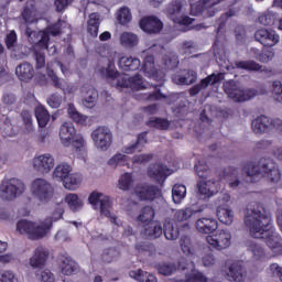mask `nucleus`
<instances>
[{"mask_svg":"<svg viewBox=\"0 0 282 282\" xmlns=\"http://www.w3.org/2000/svg\"><path fill=\"white\" fill-rule=\"evenodd\" d=\"M172 83L174 85H194L197 83V72L188 69L185 74H174L172 75Z\"/></svg>","mask_w":282,"mask_h":282,"instance_id":"obj_26","label":"nucleus"},{"mask_svg":"<svg viewBox=\"0 0 282 282\" xmlns=\"http://www.w3.org/2000/svg\"><path fill=\"white\" fill-rule=\"evenodd\" d=\"M118 254L120 253L113 248L106 249L101 254V261H104V263H112V261H116Z\"/></svg>","mask_w":282,"mask_h":282,"instance_id":"obj_57","label":"nucleus"},{"mask_svg":"<svg viewBox=\"0 0 282 282\" xmlns=\"http://www.w3.org/2000/svg\"><path fill=\"white\" fill-rule=\"evenodd\" d=\"M243 171L251 182L260 175L270 184H279L281 182V170L272 159H260L257 163L250 161L243 166Z\"/></svg>","mask_w":282,"mask_h":282,"instance_id":"obj_3","label":"nucleus"},{"mask_svg":"<svg viewBox=\"0 0 282 282\" xmlns=\"http://www.w3.org/2000/svg\"><path fill=\"white\" fill-rule=\"evenodd\" d=\"M133 17L131 15V10L128 7H123L119 10L117 20L121 25H127V23H131Z\"/></svg>","mask_w":282,"mask_h":282,"instance_id":"obj_53","label":"nucleus"},{"mask_svg":"<svg viewBox=\"0 0 282 282\" xmlns=\"http://www.w3.org/2000/svg\"><path fill=\"white\" fill-rule=\"evenodd\" d=\"M133 184V175L131 173H124L119 178V188L120 191H129Z\"/></svg>","mask_w":282,"mask_h":282,"instance_id":"obj_54","label":"nucleus"},{"mask_svg":"<svg viewBox=\"0 0 282 282\" xmlns=\"http://www.w3.org/2000/svg\"><path fill=\"white\" fill-rule=\"evenodd\" d=\"M163 232L162 225L155 220L143 225V236L148 239H160Z\"/></svg>","mask_w":282,"mask_h":282,"instance_id":"obj_28","label":"nucleus"},{"mask_svg":"<svg viewBox=\"0 0 282 282\" xmlns=\"http://www.w3.org/2000/svg\"><path fill=\"white\" fill-rule=\"evenodd\" d=\"M206 241L214 250H226L232 241V234L227 229H221L213 236H207Z\"/></svg>","mask_w":282,"mask_h":282,"instance_id":"obj_10","label":"nucleus"},{"mask_svg":"<svg viewBox=\"0 0 282 282\" xmlns=\"http://www.w3.org/2000/svg\"><path fill=\"white\" fill-rule=\"evenodd\" d=\"M54 156L50 153L41 154L39 156L33 158V169L37 173L45 175L54 169Z\"/></svg>","mask_w":282,"mask_h":282,"instance_id":"obj_16","label":"nucleus"},{"mask_svg":"<svg viewBox=\"0 0 282 282\" xmlns=\"http://www.w3.org/2000/svg\"><path fill=\"white\" fill-rule=\"evenodd\" d=\"M276 129L279 133L282 134V120L281 119H270L263 115L256 118L251 123V129L254 133H268L270 129Z\"/></svg>","mask_w":282,"mask_h":282,"instance_id":"obj_8","label":"nucleus"},{"mask_svg":"<svg viewBox=\"0 0 282 282\" xmlns=\"http://www.w3.org/2000/svg\"><path fill=\"white\" fill-rule=\"evenodd\" d=\"M101 74H106V78L110 80L117 79V83L122 78V76H124L120 75V72L116 69V64H113V62H109L107 68H101Z\"/></svg>","mask_w":282,"mask_h":282,"instance_id":"obj_47","label":"nucleus"},{"mask_svg":"<svg viewBox=\"0 0 282 282\" xmlns=\"http://www.w3.org/2000/svg\"><path fill=\"white\" fill-rule=\"evenodd\" d=\"M63 28L61 25V20H58L57 22L46 26V29L44 30V33L47 34V36H58L62 32Z\"/></svg>","mask_w":282,"mask_h":282,"instance_id":"obj_58","label":"nucleus"},{"mask_svg":"<svg viewBox=\"0 0 282 282\" xmlns=\"http://www.w3.org/2000/svg\"><path fill=\"white\" fill-rule=\"evenodd\" d=\"M223 89L225 94H227L228 98L234 100V102H246L248 100H252L254 96H257L258 91L254 88H243L239 86V83L230 79L225 82L223 85Z\"/></svg>","mask_w":282,"mask_h":282,"instance_id":"obj_5","label":"nucleus"},{"mask_svg":"<svg viewBox=\"0 0 282 282\" xmlns=\"http://www.w3.org/2000/svg\"><path fill=\"white\" fill-rule=\"evenodd\" d=\"M142 69L150 78H153L158 83H164L166 80V74L155 68V57L153 55H148L144 58Z\"/></svg>","mask_w":282,"mask_h":282,"instance_id":"obj_17","label":"nucleus"},{"mask_svg":"<svg viewBox=\"0 0 282 282\" xmlns=\"http://www.w3.org/2000/svg\"><path fill=\"white\" fill-rule=\"evenodd\" d=\"M67 113L70 120L75 121L76 124H87V116L80 113L74 104H68Z\"/></svg>","mask_w":282,"mask_h":282,"instance_id":"obj_33","label":"nucleus"},{"mask_svg":"<svg viewBox=\"0 0 282 282\" xmlns=\"http://www.w3.org/2000/svg\"><path fill=\"white\" fill-rule=\"evenodd\" d=\"M237 69H246L247 72H261L263 66L254 61H239L235 63Z\"/></svg>","mask_w":282,"mask_h":282,"instance_id":"obj_44","label":"nucleus"},{"mask_svg":"<svg viewBox=\"0 0 282 282\" xmlns=\"http://www.w3.org/2000/svg\"><path fill=\"white\" fill-rule=\"evenodd\" d=\"M169 171H171V170H169V167H166V165H164L162 163H154L149 166L148 175L152 180H155V182H158V184H164V182H166V177H169L171 175V173H169Z\"/></svg>","mask_w":282,"mask_h":282,"instance_id":"obj_21","label":"nucleus"},{"mask_svg":"<svg viewBox=\"0 0 282 282\" xmlns=\"http://www.w3.org/2000/svg\"><path fill=\"white\" fill-rule=\"evenodd\" d=\"M101 197V193L93 192L88 197V202L95 208H98V206L100 205V215L107 217L111 221V224H115V226H122V221L118 220V216L111 215V198H109V196H105L102 199H100Z\"/></svg>","mask_w":282,"mask_h":282,"instance_id":"obj_6","label":"nucleus"},{"mask_svg":"<svg viewBox=\"0 0 282 282\" xmlns=\"http://www.w3.org/2000/svg\"><path fill=\"white\" fill-rule=\"evenodd\" d=\"M70 144L77 153L85 151V147H87V142L85 141V137H83V134H76L74 139H72Z\"/></svg>","mask_w":282,"mask_h":282,"instance_id":"obj_56","label":"nucleus"},{"mask_svg":"<svg viewBox=\"0 0 282 282\" xmlns=\"http://www.w3.org/2000/svg\"><path fill=\"white\" fill-rule=\"evenodd\" d=\"M35 118L37 120L39 127L43 129L47 127V123L50 122V112L47 111V109H45V107L39 106L35 109Z\"/></svg>","mask_w":282,"mask_h":282,"instance_id":"obj_42","label":"nucleus"},{"mask_svg":"<svg viewBox=\"0 0 282 282\" xmlns=\"http://www.w3.org/2000/svg\"><path fill=\"white\" fill-rule=\"evenodd\" d=\"M59 268L62 270V274L70 276V274L76 273L78 270V263H76L72 258L66 257L62 260Z\"/></svg>","mask_w":282,"mask_h":282,"instance_id":"obj_35","label":"nucleus"},{"mask_svg":"<svg viewBox=\"0 0 282 282\" xmlns=\"http://www.w3.org/2000/svg\"><path fill=\"white\" fill-rule=\"evenodd\" d=\"M72 3H74V0H55L54 1L55 11L63 14V12H65V10H67V8L72 6Z\"/></svg>","mask_w":282,"mask_h":282,"instance_id":"obj_59","label":"nucleus"},{"mask_svg":"<svg viewBox=\"0 0 282 282\" xmlns=\"http://www.w3.org/2000/svg\"><path fill=\"white\" fill-rule=\"evenodd\" d=\"M72 173V165L67 164V163H62L58 164L54 172H53V177H55L56 180H61V182H65V178L68 177Z\"/></svg>","mask_w":282,"mask_h":282,"instance_id":"obj_40","label":"nucleus"},{"mask_svg":"<svg viewBox=\"0 0 282 282\" xmlns=\"http://www.w3.org/2000/svg\"><path fill=\"white\" fill-rule=\"evenodd\" d=\"M83 182V176L78 173H73L68 177L64 180L63 186L67 188V191H76L80 186Z\"/></svg>","mask_w":282,"mask_h":282,"instance_id":"obj_39","label":"nucleus"},{"mask_svg":"<svg viewBox=\"0 0 282 282\" xmlns=\"http://www.w3.org/2000/svg\"><path fill=\"white\" fill-rule=\"evenodd\" d=\"M65 202L73 213H78V210L83 209V199L78 197V194H67Z\"/></svg>","mask_w":282,"mask_h":282,"instance_id":"obj_37","label":"nucleus"},{"mask_svg":"<svg viewBox=\"0 0 282 282\" xmlns=\"http://www.w3.org/2000/svg\"><path fill=\"white\" fill-rule=\"evenodd\" d=\"M194 170L200 178V181H198L197 183L199 195H203L205 199L208 197H213V195H217L221 187H219V181L208 180V177L210 176V169L208 167V164L198 161L195 164Z\"/></svg>","mask_w":282,"mask_h":282,"instance_id":"obj_4","label":"nucleus"},{"mask_svg":"<svg viewBox=\"0 0 282 282\" xmlns=\"http://www.w3.org/2000/svg\"><path fill=\"white\" fill-rule=\"evenodd\" d=\"M245 226L253 239H265V243L274 254H282V238L272 226V216L265 213L260 203L251 202L245 213Z\"/></svg>","mask_w":282,"mask_h":282,"instance_id":"obj_1","label":"nucleus"},{"mask_svg":"<svg viewBox=\"0 0 282 282\" xmlns=\"http://www.w3.org/2000/svg\"><path fill=\"white\" fill-rule=\"evenodd\" d=\"M134 193L140 202H153L160 197V187L155 185L142 184L134 188Z\"/></svg>","mask_w":282,"mask_h":282,"instance_id":"obj_15","label":"nucleus"},{"mask_svg":"<svg viewBox=\"0 0 282 282\" xmlns=\"http://www.w3.org/2000/svg\"><path fill=\"white\" fill-rule=\"evenodd\" d=\"M91 139L95 142V145L97 149H100L101 151H107L111 147L112 142V134L111 130L106 127H98L93 133Z\"/></svg>","mask_w":282,"mask_h":282,"instance_id":"obj_12","label":"nucleus"},{"mask_svg":"<svg viewBox=\"0 0 282 282\" xmlns=\"http://www.w3.org/2000/svg\"><path fill=\"white\" fill-rule=\"evenodd\" d=\"M184 197H186V185L175 184L172 188V199L174 204H182Z\"/></svg>","mask_w":282,"mask_h":282,"instance_id":"obj_45","label":"nucleus"},{"mask_svg":"<svg viewBox=\"0 0 282 282\" xmlns=\"http://www.w3.org/2000/svg\"><path fill=\"white\" fill-rule=\"evenodd\" d=\"M31 191L40 202L47 203L54 197V187L45 178L34 180L31 185Z\"/></svg>","mask_w":282,"mask_h":282,"instance_id":"obj_9","label":"nucleus"},{"mask_svg":"<svg viewBox=\"0 0 282 282\" xmlns=\"http://www.w3.org/2000/svg\"><path fill=\"white\" fill-rule=\"evenodd\" d=\"M17 31H11L10 33H8L7 36L4 37L7 50H12L13 47H17Z\"/></svg>","mask_w":282,"mask_h":282,"instance_id":"obj_60","label":"nucleus"},{"mask_svg":"<svg viewBox=\"0 0 282 282\" xmlns=\"http://www.w3.org/2000/svg\"><path fill=\"white\" fill-rule=\"evenodd\" d=\"M139 25L147 34H160L164 28V23L155 15L142 18Z\"/></svg>","mask_w":282,"mask_h":282,"instance_id":"obj_18","label":"nucleus"},{"mask_svg":"<svg viewBox=\"0 0 282 282\" xmlns=\"http://www.w3.org/2000/svg\"><path fill=\"white\" fill-rule=\"evenodd\" d=\"M147 127H151L153 129H160V131H166L171 127V121L160 117H151L147 121Z\"/></svg>","mask_w":282,"mask_h":282,"instance_id":"obj_36","label":"nucleus"},{"mask_svg":"<svg viewBox=\"0 0 282 282\" xmlns=\"http://www.w3.org/2000/svg\"><path fill=\"white\" fill-rule=\"evenodd\" d=\"M15 74L19 80L28 82L34 78V66L32 64L24 62L17 66Z\"/></svg>","mask_w":282,"mask_h":282,"instance_id":"obj_29","label":"nucleus"},{"mask_svg":"<svg viewBox=\"0 0 282 282\" xmlns=\"http://www.w3.org/2000/svg\"><path fill=\"white\" fill-rule=\"evenodd\" d=\"M258 21L260 25H274V14L265 12L258 18Z\"/></svg>","mask_w":282,"mask_h":282,"instance_id":"obj_62","label":"nucleus"},{"mask_svg":"<svg viewBox=\"0 0 282 282\" xmlns=\"http://www.w3.org/2000/svg\"><path fill=\"white\" fill-rule=\"evenodd\" d=\"M272 94L278 102H282V84L279 80L273 82Z\"/></svg>","mask_w":282,"mask_h":282,"instance_id":"obj_64","label":"nucleus"},{"mask_svg":"<svg viewBox=\"0 0 282 282\" xmlns=\"http://www.w3.org/2000/svg\"><path fill=\"white\" fill-rule=\"evenodd\" d=\"M180 246L182 252L185 253L186 257H193L195 254V245L193 240L188 236H182L180 239Z\"/></svg>","mask_w":282,"mask_h":282,"instance_id":"obj_41","label":"nucleus"},{"mask_svg":"<svg viewBox=\"0 0 282 282\" xmlns=\"http://www.w3.org/2000/svg\"><path fill=\"white\" fill-rule=\"evenodd\" d=\"M237 175H239V170H237V167L228 166L220 172V180H234L229 183V186L230 188H237V186L241 184V182L238 181Z\"/></svg>","mask_w":282,"mask_h":282,"instance_id":"obj_31","label":"nucleus"},{"mask_svg":"<svg viewBox=\"0 0 282 282\" xmlns=\"http://www.w3.org/2000/svg\"><path fill=\"white\" fill-rule=\"evenodd\" d=\"M21 15L25 23H34L36 21V9L34 4L25 6Z\"/></svg>","mask_w":282,"mask_h":282,"instance_id":"obj_50","label":"nucleus"},{"mask_svg":"<svg viewBox=\"0 0 282 282\" xmlns=\"http://www.w3.org/2000/svg\"><path fill=\"white\" fill-rule=\"evenodd\" d=\"M63 215H65V207L63 206V200H61L55 204L52 216L47 217L41 225L22 219L18 221L17 230L20 235H26L28 239H31V241H39V239H43V237L47 235V230H51L52 226H54V221L63 219Z\"/></svg>","mask_w":282,"mask_h":282,"instance_id":"obj_2","label":"nucleus"},{"mask_svg":"<svg viewBox=\"0 0 282 282\" xmlns=\"http://www.w3.org/2000/svg\"><path fill=\"white\" fill-rule=\"evenodd\" d=\"M256 58L260 63H270L274 58V52L270 50L262 51L256 55Z\"/></svg>","mask_w":282,"mask_h":282,"instance_id":"obj_61","label":"nucleus"},{"mask_svg":"<svg viewBox=\"0 0 282 282\" xmlns=\"http://www.w3.org/2000/svg\"><path fill=\"white\" fill-rule=\"evenodd\" d=\"M227 276H228V281L243 282L246 279L243 261L232 262L228 268Z\"/></svg>","mask_w":282,"mask_h":282,"instance_id":"obj_24","label":"nucleus"},{"mask_svg":"<svg viewBox=\"0 0 282 282\" xmlns=\"http://www.w3.org/2000/svg\"><path fill=\"white\" fill-rule=\"evenodd\" d=\"M184 263H186V260L184 259L178 261V267L175 265V263L162 262L158 264L156 270L159 274H162L163 276H171V274H175L177 270L184 272V270H186V265H184Z\"/></svg>","mask_w":282,"mask_h":282,"instance_id":"obj_25","label":"nucleus"},{"mask_svg":"<svg viewBox=\"0 0 282 282\" xmlns=\"http://www.w3.org/2000/svg\"><path fill=\"white\" fill-rule=\"evenodd\" d=\"M25 191V184L19 178L3 180L0 185V197L2 199H17Z\"/></svg>","mask_w":282,"mask_h":282,"instance_id":"obj_7","label":"nucleus"},{"mask_svg":"<svg viewBox=\"0 0 282 282\" xmlns=\"http://www.w3.org/2000/svg\"><path fill=\"white\" fill-rule=\"evenodd\" d=\"M47 259H50V249L44 246H39L30 258V265L31 268L43 270L47 263Z\"/></svg>","mask_w":282,"mask_h":282,"instance_id":"obj_19","label":"nucleus"},{"mask_svg":"<svg viewBox=\"0 0 282 282\" xmlns=\"http://www.w3.org/2000/svg\"><path fill=\"white\" fill-rule=\"evenodd\" d=\"M102 20H100V13L94 12L90 13L87 20V34L91 36V39L98 37V32H100V24Z\"/></svg>","mask_w":282,"mask_h":282,"instance_id":"obj_27","label":"nucleus"},{"mask_svg":"<svg viewBox=\"0 0 282 282\" xmlns=\"http://www.w3.org/2000/svg\"><path fill=\"white\" fill-rule=\"evenodd\" d=\"M96 100H98V91L94 88H89L86 93V97L83 99V105L87 107V109H93V107H96Z\"/></svg>","mask_w":282,"mask_h":282,"instance_id":"obj_49","label":"nucleus"},{"mask_svg":"<svg viewBox=\"0 0 282 282\" xmlns=\"http://www.w3.org/2000/svg\"><path fill=\"white\" fill-rule=\"evenodd\" d=\"M153 219H155V209L149 205L144 206L137 217V221H139V224H143V226L153 223Z\"/></svg>","mask_w":282,"mask_h":282,"instance_id":"obj_32","label":"nucleus"},{"mask_svg":"<svg viewBox=\"0 0 282 282\" xmlns=\"http://www.w3.org/2000/svg\"><path fill=\"white\" fill-rule=\"evenodd\" d=\"M116 87L120 89H134L135 91H140V89H147V86H144V82L140 74H137L132 77H129L124 74L122 77H119Z\"/></svg>","mask_w":282,"mask_h":282,"instance_id":"obj_14","label":"nucleus"},{"mask_svg":"<svg viewBox=\"0 0 282 282\" xmlns=\"http://www.w3.org/2000/svg\"><path fill=\"white\" fill-rule=\"evenodd\" d=\"M182 1L173 0L166 7V14L174 23H178V25H191L195 19L188 15L180 17L182 14Z\"/></svg>","mask_w":282,"mask_h":282,"instance_id":"obj_11","label":"nucleus"},{"mask_svg":"<svg viewBox=\"0 0 282 282\" xmlns=\"http://www.w3.org/2000/svg\"><path fill=\"white\" fill-rule=\"evenodd\" d=\"M120 42L123 47H135V45H138L139 43V40L138 35L129 32H123L120 35Z\"/></svg>","mask_w":282,"mask_h":282,"instance_id":"obj_48","label":"nucleus"},{"mask_svg":"<svg viewBox=\"0 0 282 282\" xmlns=\"http://www.w3.org/2000/svg\"><path fill=\"white\" fill-rule=\"evenodd\" d=\"M163 235L169 241H175L180 237V229L173 226V223L167 221L163 226Z\"/></svg>","mask_w":282,"mask_h":282,"instance_id":"obj_43","label":"nucleus"},{"mask_svg":"<svg viewBox=\"0 0 282 282\" xmlns=\"http://www.w3.org/2000/svg\"><path fill=\"white\" fill-rule=\"evenodd\" d=\"M76 138V128L72 122H65L59 128V140L63 147H72V140Z\"/></svg>","mask_w":282,"mask_h":282,"instance_id":"obj_23","label":"nucleus"},{"mask_svg":"<svg viewBox=\"0 0 282 282\" xmlns=\"http://www.w3.org/2000/svg\"><path fill=\"white\" fill-rule=\"evenodd\" d=\"M254 39L263 47H274L280 41L279 34L272 29L260 28L254 32Z\"/></svg>","mask_w":282,"mask_h":282,"instance_id":"obj_13","label":"nucleus"},{"mask_svg":"<svg viewBox=\"0 0 282 282\" xmlns=\"http://www.w3.org/2000/svg\"><path fill=\"white\" fill-rule=\"evenodd\" d=\"M130 276L139 282H158L155 274L143 271L142 269L130 271Z\"/></svg>","mask_w":282,"mask_h":282,"instance_id":"obj_34","label":"nucleus"},{"mask_svg":"<svg viewBox=\"0 0 282 282\" xmlns=\"http://www.w3.org/2000/svg\"><path fill=\"white\" fill-rule=\"evenodd\" d=\"M140 65V59L133 56H123L119 61V67L123 72H138Z\"/></svg>","mask_w":282,"mask_h":282,"instance_id":"obj_30","label":"nucleus"},{"mask_svg":"<svg viewBox=\"0 0 282 282\" xmlns=\"http://www.w3.org/2000/svg\"><path fill=\"white\" fill-rule=\"evenodd\" d=\"M221 80V74H212L200 80L199 84L194 85L189 88V96H197L203 89H207L209 85H217Z\"/></svg>","mask_w":282,"mask_h":282,"instance_id":"obj_22","label":"nucleus"},{"mask_svg":"<svg viewBox=\"0 0 282 282\" xmlns=\"http://www.w3.org/2000/svg\"><path fill=\"white\" fill-rule=\"evenodd\" d=\"M162 61L164 69H175L177 68V65H180V59L177 58V55L166 54L163 56Z\"/></svg>","mask_w":282,"mask_h":282,"instance_id":"obj_52","label":"nucleus"},{"mask_svg":"<svg viewBox=\"0 0 282 282\" xmlns=\"http://www.w3.org/2000/svg\"><path fill=\"white\" fill-rule=\"evenodd\" d=\"M127 155L117 153L108 161V166H112V169H116V166H127Z\"/></svg>","mask_w":282,"mask_h":282,"instance_id":"obj_55","label":"nucleus"},{"mask_svg":"<svg viewBox=\"0 0 282 282\" xmlns=\"http://www.w3.org/2000/svg\"><path fill=\"white\" fill-rule=\"evenodd\" d=\"M192 215H195V210H193V208H191V207L177 209L174 213V220L175 221H188V219H191Z\"/></svg>","mask_w":282,"mask_h":282,"instance_id":"obj_51","label":"nucleus"},{"mask_svg":"<svg viewBox=\"0 0 282 282\" xmlns=\"http://www.w3.org/2000/svg\"><path fill=\"white\" fill-rule=\"evenodd\" d=\"M210 6V0H199L195 4L191 6L192 17H204L205 10Z\"/></svg>","mask_w":282,"mask_h":282,"instance_id":"obj_46","label":"nucleus"},{"mask_svg":"<svg viewBox=\"0 0 282 282\" xmlns=\"http://www.w3.org/2000/svg\"><path fill=\"white\" fill-rule=\"evenodd\" d=\"M195 228L200 235H213V232H217L219 223L213 217H202L195 221Z\"/></svg>","mask_w":282,"mask_h":282,"instance_id":"obj_20","label":"nucleus"},{"mask_svg":"<svg viewBox=\"0 0 282 282\" xmlns=\"http://www.w3.org/2000/svg\"><path fill=\"white\" fill-rule=\"evenodd\" d=\"M185 282H208V278H206L204 273L197 271L195 273L187 274Z\"/></svg>","mask_w":282,"mask_h":282,"instance_id":"obj_63","label":"nucleus"},{"mask_svg":"<svg viewBox=\"0 0 282 282\" xmlns=\"http://www.w3.org/2000/svg\"><path fill=\"white\" fill-rule=\"evenodd\" d=\"M217 217L219 221L226 226H230L235 221V213L226 207L218 208Z\"/></svg>","mask_w":282,"mask_h":282,"instance_id":"obj_38","label":"nucleus"}]
</instances>
